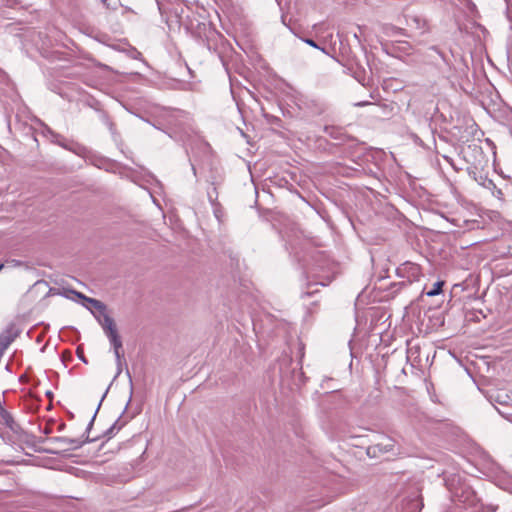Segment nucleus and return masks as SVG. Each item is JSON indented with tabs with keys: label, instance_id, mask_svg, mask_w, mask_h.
Segmentation results:
<instances>
[{
	"label": "nucleus",
	"instance_id": "obj_21",
	"mask_svg": "<svg viewBox=\"0 0 512 512\" xmlns=\"http://www.w3.org/2000/svg\"><path fill=\"white\" fill-rule=\"evenodd\" d=\"M100 118L112 134L115 133V125L106 112H101Z\"/></svg>",
	"mask_w": 512,
	"mask_h": 512
},
{
	"label": "nucleus",
	"instance_id": "obj_4",
	"mask_svg": "<svg viewBox=\"0 0 512 512\" xmlns=\"http://www.w3.org/2000/svg\"><path fill=\"white\" fill-rule=\"evenodd\" d=\"M398 276L406 278L407 282L402 281L401 286H406L407 283L411 284L414 281H418L421 276V268L419 265L411 262H405L397 268Z\"/></svg>",
	"mask_w": 512,
	"mask_h": 512
},
{
	"label": "nucleus",
	"instance_id": "obj_20",
	"mask_svg": "<svg viewBox=\"0 0 512 512\" xmlns=\"http://www.w3.org/2000/svg\"><path fill=\"white\" fill-rule=\"evenodd\" d=\"M208 200L212 206L218 205V188L212 186V189L207 191Z\"/></svg>",
	"mask_w": 512,
	"mask_h": 512
},
{
	"label": "nucleus",
	"instance_id": "obj_13",
	"mask_svg": "<svg viewBox=\"0 0 512 512\" xmlns=\"http://www.w3.org/2000/svg\"><path fill=\"white\" fill-rule=\"evenodd\" d=\"M435 55H437L445 64L449 65L448 59L438 46L433 45L428 47L425 56L433 60L435 58Z\"/></svg>",
	"mask_w": 512,
	"mask_h": 512
},
{
	"label": "nucleus",
	"instance_id": "obj_11",
	"mask_svg": "<svg viewBox=\"0 0 512 512\" xmlns=\"http://www.w3.org/2000/svg\"><path fill=\"white\" fill-rule=\"evenodd\" d=\"M324 132L331 138L335 140H339L341 142L346 141L348 139V136L344 132V130L340 127L335 126H325Z\"/></svg>",
	"mask_w": 512,
	"mask_h": 512
},
{
	"label": "nucleus",
	"instance_id": "obj_24",
	"mask_svg": "<svg viewBox=\"0 0 512 512\" xmlns=\"http://www.w3.org/2000/svg\"><path fill=\"white\" fill-rule=\"evenodd\" d=\"M126 375H127L128 379H129V384H130V398H129V400H128V402H127V404H126V406H125V409H124V410H126V409H127L128 405H129V403H130V401H131L132 393H133V381H132V376H131L130 371H129L128 369L126 370ZM124 412H125V411H123V413H124Z\"/></svg>",
	"mask_w": 512,
	"mask_h": 512
},
{
	"label": "nucleus",
	"instance_id": "obj_6",
	"mask_svg": "<svg viewBox=\"0 0 512 512\" xmlns=\"http://www.w3.org/2000/svg\"><path fill=\"white\" fill-rule=\"evenodd\" d=\"M97 438H90L86 436L85 438H68V437H51L49 442L51 443H60L62 445H68L69 447L65 450H76L83 447L86 443L94 442Z\"/></svg>",
	"mask_w": 512,
	"mask_h": 512
},
{
	"label": "nucleus",
	"instance_id": "obj_12",
	"mask_svg": "<svg viewBox=\"0 0 512 512\" xmlns=\"http://www.w3.org/2000/svg\"><path fill=\"white\" fill-rule=\"evenodd\" d=\"M407 361L414 367L421 365L420 348L418 346H411L408 348Z\"/></svg>",
	"mask_w": 512,
	"mask_h": 512
},
{
	"label": "nucleus",
	"instance_id": "obj_42",
	"mask_svg": "<svg viewBox=\"0 0 512 512\" xmlns=\"http://www.w3.org/2000/svg\"><path fill=\"white\" fill-rule=\"evenodd\" d=\"M49 432H50L49 429H45V431H44L45 434H48Z\"/></svg>",
	"mask_w": 512,
	"mask_h": 512
},
{
	"label": "nucleus",
	"instance_id": "obj_8",
	"mask_svg": "<svg viewBox=\"0 0 512 512\" xmlns=\"http://www.w3.org/2000/svg\"><path fill=\"white\" fill-rule=\"evenodd\" d=\"M100 317L97 318L99 324L101 325L105 335L117 330L114 319L109 316L106 311L100 313Z\"/></svg>",
	"mask_w": 512,
	"mask_h": 512
},
{
	"label": "nucleus",
	"instance_id": "obj_44",
	"mask_svg": "<svg viewBox=\"0 0 512 512\" xmlns=\"http://www.w3.org/2000/svg\"><path fill=\"white\" fill-rule=\"evenodd\" d=\"M313 286H316V284H309L308 287L311 288Z\"/></svg>",
	"mask_w": 512,
	"mask_h": 512
},
{
	"label": "nucleus",
	"instance_id": "obj_18",
	"mask_svg": "<svg viewBox=\"0 0 512 512\" xmlns=\"http://www.w3.org/2000/svg\"><path fill=\"white\" fill-rule=\"evenodd\" d=\"M107 393H108V389H107V390L105 391V393L103 394V396H102V398H101V400H100V402H99V404H98V406H97V408H96V410H95V412H94V414H93V416H92V418H91L90 422L88 423L87 428H86V430H85V433H84V434H83V436H82L83 438H85L86 436H88V437H89V433H90V431H91V429H92V427H93V424H94L95 418H96V416H97V413H98V411H99V409H100V406H101V404H102V402H103L104 398L106 397Z\"/></svg>",
	"mask_w": 512,
	"mask_h": 512
},
{
	"label": "nucleus",
	"instance_id": "obj_31",
	"mask_svg": "<svg viewBox=\"0 0 512 512\" xmlns=\"http://www.w3.org/2000/svg\"><path fill=\"white\" fill-rule=\"evenodd\" d=\"M213 208H214V214H215L216 218L219 220L220 219V212H221L220 204L218 203V205L213 206Z\"/></svg>",
	"mask_w": 512,
	"mask_h": 512
},
{
	"label": "nucleus",
	"instance_id": "obj_36",
	"mask_svg": "<svg viewBox=\"0 0 512 512\" xmlns=\"http://www.w3.org/2000/svg\"><path fill=\"white\" fill-rule=\"evenodd\" d=\"M367 104H369V103L368 102H360V103H357L356 105L357 106H365Z\"/></svg>",
	"mask_w": 512,
	"mask_h": 512
},
{
	"label": "nucleus",
	"instance_id": "obj_23",
	"mask_svg": "<svg viewBox=\"0 0 512 512\" xmlns=\"http://www.w3.org/2000/svg\"><path fill=\"white\" fill-rule=\"evenodd\" d=\"M107 9L116 10L119 0H100Z\"/></svg>",
	"mask_w": 512,
	"mask_h": 512
},
{
	"label": "nucleus",
	"instance_id": "obj_37",
	"mask_svg": "<svg viewBox=\"0 0 512 512\" xmlns=\"http://www.w3.org/2000/svg\"><path fill=\"white\" fill-rule=\"evenodd\" d=\"M191 168H192L193 174L196 175V168H195V166L193 164H191Z\"/></svg>",
	"mask_w": 512,
	"mask_h": 512
},
{
	"label": "nucleus",
	"instance_id": "obj_9",
	"mask_svg": "<svg viewBox=\"0 0 512 512\" xmlns=\"http://www.w3.org/2000/svg\"><path fill=\"white\" fill-rule=\"evenodd\" d=\"M490 401L502 406H509L512 405V394L510 395L504 390H499L490 395Z\"/></svg>",
	"mask_w": 512,
	"mask_h": 512
},
{
	"label": "nucleus",
	"instance_id": "obj_28",
	"mask_svg": "<svg viewBox=\"0 0 512 512\" xmlns=\"http://www.w3.org/2000/svg\"><path fill=\"white\" fill-rule=\"evenodd\" d=\"M317 292H318L317 289L308 290V291H306V292L301 294V298H306V297L314 296Z\"/></svg>",
	"mask_w": 512,
	"mask_h": 512
},
{
	"label": "nucleus",
	"instance_id": "obj_26",
	"mask_svg": "<svg viewBox=\"0 0 512 512\" xmlns=\"http://www.w3.org/2000/svg\"><path fill=\"white\" fill-rule=\"evenodd\" d=\"M482 185L486 188V189H489V190H493V189H496V185L494 184V182L491 180V179H485L484 182L482 183Z\"/></svg>",
	"mask_w": 512,
	"mask_h": 512
},
{
	"label": "nucleus",
	"instance_id": "obj_40",
	"mask_svg": "<svg viewBox=\"0 0 512 512\" xmlns=\"http://www.w3.org/2000/svg\"><path fill=\"white\" fill-rule=\"evenodd\" d=\"M46 452L51 453V454H58V452L54 451V450H46Z\"/></svg>",
	"mask_w": 512,
	"mask_h": 512
},
{
	"label": "nucleus",
	"instance_id": "obj_30",
	"mask_svg": "<svg viewBox=\"0 0 512 512\" xmlns=\"http://www.w3.org/2000/svg\"><path fill=\"white\" fill-rule=\"evenodd\" d=\"M117 362V373L115 375V378L119 376V374L122 372V357L119 358V360H116Z\"/></svg>",
	"mask_w": 512,
	"mask_h": 512
},
{
	"label": "nucleus",
	"instance_id": "obj_1",
	"mask_svg": "<svg viewBox=\"0 0 512 512\" xmlns=\"http://www.w3.org/2000/svg\"><path fill=\"white\" fill-rule=\"evenodd\" d=\"M187 28L191 31L193 37L201 41L208 50H216V45L222 36L211 23L197 21L195 24L194 21H191Z\"/></svg>",
	"mask_w": 512,
	"mask_h": 512
},
{
	"label": "nucleus",
	"instance_id": "obj_17",
	"mask_svg": "<svg viewBox=\"0 0 512 512\" xmlns=\"http://www.w3.org/2000/svg\"><path fill=\"white\" fill-rule=\"evenodd\" d=\"M224 181L223 174L221 172H218L217 170L211 171V174L209 176L208 182L211 186L219 187L222 185Z\"/></svg>",
	"mask_w": 512,
	"mask_h": 512
},
{
	"label": "nucleus",
	"instance_id": "obj_38",
	"mask_svg": "<svg viewBox=\"0 0 512 512\" xmlns=\"http://www.w3.org/2000/svg\"><path fill=\"white\" fill-rule=\"evenodd\" d=\"M58 144H59L60 146L64 147V148L68 149V147L65 145V143H64V142H58Z\"/></svg>",
	"mask_w": 512,
	"mask_h": 512
},
{
	"label": "nucleus",
	"instance_id": "obj_15",
	"mask_svg": "<svg viewBox=\"0 0 512 512\" xmlns=\"http://www.w3.org/2000/svg\"><path fill=\"white\" fill-rule=\"evenodd\" d=\"M78 297L84 299L85 301H87L88 303L91 304V306L93 308H95L96 310H98L100 313L101 312H105L106 310V306L104 303H102L101 301L97 300V299H93V298H88L86 296H84L82 293H79V292H74Z\"/></svg>",
	"mask_w": 512,
	"mask_h": 512
},
{
	"label": "nucleus",
	"instance_id": "obj_5",
	"mask_svg": "<svg viewBox=\"0 0 512 512\" xmlns=\"http://www.w3.org/2000/svg\"><path fill=\"white\" fill-rule=\"evenodd\" d=\"M394 449V440L383 437L381 442L370 445L367 447L366 454L370 458H377L386 454Z\"/></svg>",
	"mask_w": 512,
	"mask_h": 512
},
{
	"label": "nucleus",
	"instance_id": "obj_43",
	"mask_svg": "<svg viewBox=\"0 0 512 512\" xmlns=\"http://www.w3.org/2000/svg\"><path fill=\"white\" fill-rule=\"evenodd\" d=\"M4 268V264H0V271Z\"/></svg>",
	"mask_w": 512,
	"mask_h": 512
},
{
	"label": "nucleus",
	"instance_id": "obj_27",
	"mask_svg": "<svg viewBox=\"0 0 512 512\" xmlns=\"http://www.w3.org/2000/svg\"><path fill=\"white\" fill-rule=\"evenodd\" d=\"M304 42H305L306 44H308L309 46H311V47H314V48H316V49H320V47L318 46V44H317L313 39L307 38V39H305V40H304ZM321 50H322V51H325V49H324V48H321Z\"/></svg>",
	"mask_w": 512,
	"mask_h": 512
},
{
	"label": "nucleus",
	"instance_id": "obj_45",
	"mask_svg": "<svg viewBox=\"0 0 512 512\" xmlns=\"http://www.w3.org/2000/svg\"><path fill=\"white\" fill-rule=\"evenodd\" d=\"M22 380H25V377H24V376H21V377H20V381H22Z\"/></svg>",
	"mask_w": 512,
	"mask_h": 512
},
{
	"label": "nucleus",
	"instance_id": "obj_29",
	"mask_svg": "<svg viewBox=\"0 0 512 512\" xmlns=\"http://www.w3.org/2000/svg\"><path fill=\"white\" fill-rule=\"evenodd\" d=\"M76 352H77V356H78V358H79L82 362H84V363H87V362H88V361H87V359L85 358L84 354H83V351H82L79 347L77 348V351H76Z\"/></svg>",
	"mask_w": 512,
	"mask_h": 512
},
{
	"label": "nucleus",
	"instance_id": "obj_25",
	"mask_svg": "<svg viewBox=\"0 0 512 512\" xmlns=\"http://www.w3.org/2000/svg\"><path fill=\"white\" fill-rule=\"evenodd\" d=\"M497 508V506L492 504L486 506L481 505V509L478 512H496Z\"/></svg>",
	"mask_w": 512,
	"mask_h": 512
},
{
	"label": "nucleus",
	"instance_id": "obj_3",
	"mask_svg": "<svg viewBox=\"0 0 512 512\" xmlns=\"http://www.w3.org/2000/svg\"><path fill=\"white\" fill-rule=\"evenodd\" d=\"M299 108L309 116H320L327 110V104L318 98L305 97L300 99Z\"/></svg>",
	"mask_w": 512,
	"mask_h": 512
},
{
	"label": "nucleus",
	"instance_id": "obj_19",
	"mask_svg": "<svg viewBox=\"0 0 512 512\" xmlns=\"http://www.w3.org/2000/svg\"><path fill=\"white\" fill-rule=\"evenodd\" d=\"M444 282L443 281H437L433 284L432 289L428 290L426 292V295L429 297H433L436 295H439L442 292Z\"/></svg>",
	"mask_w": 512,
	"mask_h": 512
},
{
	"label": "nucleus",
	"instance_id": "obj_2",
	"mask_svg": "<svg viewBox=\"0 0 512 512\" xmlns=\"http://www.w3.org/2000/svg\"><path fill=\"white\" fill-rule=\"evenodd\" d=\"M454 482L455 479H452L446 483L452 499L467 506L476 507L479 503V498L472 487L466 483H460L459 481L457 485H455Z\"/></svg>",
	"mask_w": 512,
	"mask_h": 512
},
{
	"label": "nucleus",
	"instance_id": "obj_22",
	"mask_svg": "<svg viewBox=\"0 0 512 512\" xmlns=\"http://www.w3.org/2000/svg\"><path fill=\"white\" fill-rule=\"evenodd\" d=\"M6 264L9 267H13V268H19V267H23L25 269L29 268V264L27 262H24V261L18 260V259H9L6 261Z\"/></svg>",
	"mask_w": 512,
	"mask_h": 512
},
{
	"label": "nucleus",
	"instance_id": "obj_41",
	"mask_svg": "<svg viewBox=\"0 0 512 512\" xmlns=\"http://www.w3.org/2000/svg\"><path fill=\"white\" fill-rule=\"evenodd\" d=\"M159 10L161 11V13H164L165 8L162 5H159Z\"/></svg>",
	"mask_w": 512,
	"mask_h": 512
},
{
	"label": "nucleus",
	"instance_id": "obj_14",
	"mask_svg": "<svg viewBox=\"0 0 512 512\" xmlns=\"http://www.w3.org/2000/svg\"><path fill=\"white\" fill-rule=\"evenodd\" d=\"M0 419L5 426H7L12 431H15L17 425L12 415L4 407L2 408V410H0Z\"/></svg>",
	"mask_w": 512,
	"mask_h": 512
},
{
	"label": "nucleus",
	"instance_id": "obj_39",
	"mask_svg": "<svg viewBox=\"0 0 512 512\" xmlns=\"http://www.w3.org/2000/svg\"><path fill=\"white\" fill-rule=\"evenodd\" d=\"M58 144H59L60 146L64 147V148L68 149V147L65 145V143H64V142H58Z\"/></svg>",
	"mask_w": 512,
	"mask_h": 512
},
{
	"label": "nucleus",
	"instance_id": "obj_33",
	"mask_svg": "<svg viewBox=\"0 0 512 512\" xmlns=\"http://www.w3.org/2000/svg\"><path fill=\"white\" fill-rule=\"evenodd\" d=\"M45 396L47 398H49L50 400H52L53 399V392L48 390V391H46Z\"/></svg>",
	"mask_w": 512,
	"mask_h": 512
},
{
	"label": "nucleus",
	"instance_id": "obj_32",
	"mask_svg": "<svg viewBox=\"0 0 512 512\" xmlns=\"http://www.w3.org/2000/svg\"><path fill=\"white\" fill-rule=\"evenodd\" d=\"M493 195L500 198L503 195V193H502L501 189H498L496 187V189H493Z\"/></svg>",
	"mask_w": 512,
	"mask_h": 512
},
{
	"label": "nucleus",
	"instance_id": "obj_35",
	"mask_svg": "<svg viewBox=\"0 0 512 512\" xmlns=\"http://www.w3.org/2000/svg\"><path fill=\"white\" fill-rule=\"evenodd\" d=\"M393 30H395L397 33H402L403 29L401 28H392Z\"/></svg>",
	"mask_w": 512,
	"mask_h": 512
},
{
	"label": "nucleus",
	"instance_id": "obj_7",
	"mask_svg": "<svg viewBox=\"0 0 512 512\" xmlns=\"http://www.w3.org/2000/svg\"><path fill=\"white\" fill-rule=\"evenodd\" d=\"M19 331L14 325H10L0 334V350L4 351L18 337Z\"/></svg>",
	"mask_w": 512,
	"mask_h": 512
},
{
	"label": "nucleus",
	"instance_id": "obj_16",
	"mask_svg": "<svg viewBox=\"0 0 512 512\" xmlns=\"http://www.w3.org/2000/svg\"><path fill=\"white\" fill-rule=\"evenodd\" d=\"M121 417L119 416L112 426L104 432L105 437L111 438L126 424V421L121 422Z\"/></svg>",
	"mask_w": 512,
	"mask_h": 512
},
{
	"label": "nucleus",
	"instance_id": "obj_34",
	"mask_svg": "<svg viewBox=\"0 0 512 512\" xmlns=\"http://www.w3.org/2000/svg\"><path fill=\"white\" fill-rule=\"evenodd\" d=\"M175 19H176V22L177 23H181V18L179 17V14H178V11L177 9L175 10V15H174Z\"/></svg>",
	"mask_w": 512,
	"mask_h": 512
},
{
	"label": "nucleus",
	"instance_id": "obj_46",
	"mask_svg": "<svg viewBox=\"0 0 512 512\" xmlns=\"http://www.w3.org/2000/svg\"><path fill=\"white\" fill-rule=\"evenodd\" d=\"M63 428H64V425H61V426L59 427V430H63Z\"/></svg>",
	"mask_w": 512,
	"mask_h": 512
},
{
	"label": "nucleus",
	"instance_id": "obj_10",
	"mask_svg": "<svg viewBox=\"0 0 512 512\" xmlns=\"http://www.w3.org/2000/svg\"><path fill=\"white\" fill-rule=\"evenodd\" d=\"M107 338L110 341L111 346L114 349V354L116 357V360H119L120 357H122L121 349H122V340L121 337L118 334V331H114L111 333L106 334Z\"/></svg>",
	"mask_w": 512,
	"mask_h": 512
}]
</instances>
